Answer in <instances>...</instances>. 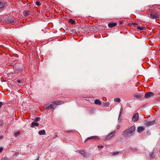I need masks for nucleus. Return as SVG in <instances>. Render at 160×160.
Masks as SVG:
<instances>
[{"mask_svg": "<svg viewBox=\"0 0 160 160\" xmlns=\"http://www.w3.org/2000/svg\"><path fill=\"white\" fill-rule=\"evenodd\" d=\"M28 12H29L28 11H23V15L25 17L28 16L29 15V14L28 13Z\"/></svg>", "mask_w": 160, "mask_h": 160, "instance_id": "obj_16", "label": "nucleus"}, {"mask_svg": "<svg viewBox=\"0 0 160 160\" xmlns=\"http://www.w3.org/2000/svg\"><path fill=\"white\" fill-rule=\"evenodd\" d=\"M94 103L97 105H101V102L98 99L94 101Z\"/></svg>", "mask_w": 160, "mask_h": 160, "instance_id": "obj_15", "label": "nucleus"}, {"mask_svg": "<svg viewBox=\"0 0 160 160\" xmlns=\"http://www.w3.org/2000/svg\"><path fill=\"white\" fill-rule=\"evenodd\" d=\"M98 147L99 148H102L103 147V146L102 145H99L98 146Z\"/></svg>", "mask_w": 160, "mask_h": 160, "instance_id": "obj_31", "label": "nucleus"}, {"mask_svg": "<svg viewBox=\"0 0 160 160\" xmlns=\"http://www.w3.org/2000/svg\"><path fill=\"white\" fill-rule=\"evenodd\" d=\"M109 103L108 102H106L104 104V106L106 107H108L109 106Z\"/></svg>", "mask_w": 160, "mask_h": 160, "instance_id": "obj_26", "label": "nucleus"}, {"mask_svg": "<svg viewBox=\"0 0 160 160\" xmlns=\"http://www.w3.org/2000/svg\"><path fill=\"white\" fill-rule=\"evenodd\" d=\"M135 97L138 98H141L142 97V96L141 95L139 94H137L135 95Z\"/></svg>", "mask_w": 160, "mask_h": 160, "instance_id": "obj_21", "label": "nucleus"}, {"mask_svg": "<svg viewBox=\"0 0 160 160\" xmlns=\"http://www.w3.org/2000/svg\"><path fill=\"white\" fill-rule=\"evenodd\" d=\"M114 101L116 102H119L121 101V99L119 98H115L114 100Z\"/></svg>", "mask_w": 160, "mask_h": 160, "instance_id": "obj_19", "label": "nucleus"}, {"mask_svg": "<svg viewBox=\"0 0 160 160\" xmlns=\"http://www.w3.org/2000/svg\"><path fill=\"white\" fill-rule=\"evenodd\" d=\"M45 133V131L44 130L40 131L38 132V134L40 135H44Z\"/></svg>", "mask_w": 160, "mask_h": 160, "instance_id": "obj_14", "label": "nucleus"}, {"mask_svg": "<svg viewBox=\"0 0 160 160\" xmlns=\"http://www.w3.org/2000/svg\"><path fill=\"white\" fill-rule=\"evenodd\" d=\"M3 160H8V158H4L3 159Z\"/></svg>", "mask_w": 160, "mask_h": 160, "instance_id": "obj_34", "label": "nucleus"}, {"mask_svg": "<svg viewBox=\"0 0 160 160\" xmlns=\"http://www.w3.org/2000/svg\"><path fill=\"white\" fill-rule=\"evenodd\" d=\"M155 121H146L144 122V124L147 126H152L154 124Z\"/></svg>", "mask_w": 160, "mask_h": 160, "instance_id": "obj_6", "label": "nucleus"}, {"mask_svg": "<svg viewBox=\"0 0 160 160\" xmlns=\"http://www.w3.org/2000/svg\"><path fill=\"white\" fill-rule=\"evenodd\" d=\"M138 119V113L134 114L132 118V121L133 122H136Z\"/></svg>", "mask_w": 160, "mask_h": 160, "instance_id": "obj_7", "label": "nucleus"}, {"mask_svg": "<svg viewBox=\"0 0 160 160\" xmlns=\"http://www.w3.org/2000/svg\"><path fill=\"white\" fill-rule=\"evenodd\" d=\"M1 138V137H0V138Z\"/></svg>", "mask_w": 160, "mask_h": 160, "instance_id": "obj_38", "label": "nucleus"}, {"mask_svg": "<svg viewBox=\"0 0 160 160\" xmlns=\"http://www.w3.org/2000/svg\"><path fill=\"white\" fill-rule=\"evenodd\" d=\"M17 82L19 83H22L23 82L22 81H21L19 79L17 80Z\"/></svg>", "mask_w": 160, "mask_h": 160, "instance_id": "obj_25", "label": "nucleus"}, {"mask_svg": "<svg viewBox=\"0 0 160 160\" xmlns=\"http://www.w3.org/2000/svg\"><path fill=\"white\" fill-rule=\"evenodd\" d=\"M39 124L37 122H32L31 123V127L32 128L34 127L35 126H38Z\"/></svg>", "mask_w": 160, "mask_h": 160, "instance_id": "obj_13", "label": "nucleus"}, {"mask_svg": "<svg viewBox=\"0 0 160 160\" xmlns=\"http://www.w3.org/2000/svg\"><path fill=\"white\" fill-rule=\"evenodd\" d=\"M153 93L151 92H148L145 94V97L147 98H150L153 96Z\"/></svg>", "mask_w": 160, "mask_h": 160, "instance_id": "obj_8", "label": "nucleus"}, {"mask_svg": "<svg viewBox=\"0 0 160 160\" xmlns=\"http://www.w3.org/2000/svg\"><path fill=\"white\" fill-rule=\"evenodd\" d=\"M154 153L153 152H151L150 153V155L151 157H154Z\"/></svg>", "mask_w": 160, "mask_h": 160, "instance_id": "obj_27", "label": "nucleus"}, {"mask_svg": "<svg viewBox=\"0 0 160 160\" xmlns=\"http://www.w3.org/2000/svg\"><path fill=\"white\" fill-rule=\"evenodd\" d=\"M135 127L134 126H132L129 129L123 131L122 133L127 136H130L133 134V133L135 132Z\"/></svg>", "mask_w": 160, "mask_h": 160, "instance_id": "obj_3", "label": "nucleus"}, {"mask_svg": "<svg viewBox=\"0 0 160 160\" xmlns=\"http://www.w3.org/2000/svg\"><path fill=\"white\" fill-rule=\"evenodd\" d=\"M80 153L82 156H84L85 154V152L84 151H81Z\"/></svg>", "mask_w": 160, "mask_h": 160, "instance_id": "obj_20", "label": "nucleus"}, {"mask_svg": "<svg viewBox=\"0 0 160 160\" xmlns=\"http://www.w3.org/2000/svg\"><path fill=\"white\" fill-rule=\"evenodd\" d=\"M62 102L60 101H55L47 104L45 106V109H48L49 108L54 109L56 108L54 104L59 105L62 104Z\"/></svg>", "mask_w": 160, "mask_h": 160, "instance_id": "obj_2", "label": "nucleus"}, {"mask_svg": "<svg viewBox=\"0 0 160 160\" xmlns=\"http://www.w3.org/2000/svg\"><path fill=\"white\" fill-rule=\"evenodd\" d=\"M21 133V132H20L18 131L14 133V136L16 137L18 135H19Z\"/></svg>", "mask_w": 160, "mask_h": 160, "instance_id": "obj_18", "label": "nucleus"}, {"mask_svg": "<svg viewBox=\"0 0 160 160\" xmlns=\"http://www.w3.org/2000/svg\"><path fill=\"white\" fill-rule=\"evenodd\" d=\"M137 28L140 30H143V28L142 27H140V26H138L137 27Z\"/></svg>", "mask_w": 160, "mask_h": 160, "instance_id": "obj_23", "label": "nucleus"}, {"mask_svg": "<svg viewBox=\"0 0 160 160\" xmlns=\"http://www.w3.org/2000/svg\"><path fill=\"white\" fill-rule=\"evenodd\" d=\"M72 132V131H69V132Z\"/></svg>", "mask_w": 160, "mask_h": 160, "instance_id": "obj_37", "label": "nucleus"}, {"mask_svg": "<svg viewBox=\"0 0 160 160\" xmlns=\"http://www.w3.org/2000/svg\"><path fill=\"white\" fill-rule=\"evenodd\" d=\"M18 154H19V153L18 152H16L14 154V155H15V156H17L18 155Z\"/></svg>", "mask_w": 160, "mask_h": 160, "instance_id": "obj_32", "label": "nucleus"}, {"mask_svg": "<svg viewBox=\"0 0 160 160\" xmlns=\"http://www.w3.org/2000/svg\"><path fill=\"white\" fill-rule=\"evenodd\" d=\"M118 153V152H113V153L112 154V155H117Z\"/></svg>", "mask_w": 160, "mask_h": 160, "instance_id": "obj_29", "label": "nucleus"}, {"mask_svg": "<svg viewBox=\"0 0 160 160\" xmlns=\"http://www.w3.org/2000/svg\"><path fill=\"white\" fill-rule=\"evenodd\" d=\"M40 119V118L39 117H37L35 118V121L36 122H38L39 121Z\"/></svg>", "mask_w": 160, "mask_h": 160, "instance_id": "obj_24", "label": "nucleus"}, {"mask_svg": "<svg viewBox=\"0 0 160 160\" xmlns=\"http://www.w3.org/2000/svg\"><path fill=\"white\" fill-rule=\"evenodd\" d=\"M150 16L151 18L153 19H156L158 18L159 16L157 14L154 12L152 11L150 12Z\"/></svg>", "mask_w": 160, "mask_h": 160, "instance_id": "obj_4", "label": "nucleus"}, {"mask_svg": "<svg viewBox=\"0 0 160 160\" xmlns=\"http://www.w3.org/2000/svg\"><path fill=\"white\" fill-rule=\"evenodd\" d=\"M115 132H112L108 135H107L105 136V139H104V140H108L110 139L112 137L114 136Z\"/></svg>", "mask_w": 160, "mask_h": 160, "instance_id": "obj_5", "label": "nucleus"}, {"mask_svg": "<svg viewBox=\"0 0 160 160\" xmlns=\"http://www.w3.org/2000/svg\"><path fill=\"white\" fill-rule=\"evenodd\" d=\"M69 22L72 24L75 23V22L72 19H70L69 20Z\"/></svg>", "mask_w": 160, "mask_h": 160, "instance_id": "obj_17", "label": "nucleus"}, {"mask_svg": "<svg viewBox=\"0 0 160 160\" xmlns=\"http://www.w3.org/2000/svg\"><path fill=\"white\" fill-rule=\"evenodd\" d=\"M5 2L3 1H0V9L3 8L5 6Z\"/></svg>", "mask_w": 160, "mask_h": 160, "instance_id": "obj_11", "label": "nucleus"}, {"mask_svg": "<svg viewBox=\"0 0 160 160\" xmlns=\"http://www.w3.org/2000/svg\"><path fill=\"white\" fill-rule=\"evenodd\" d=\"M3 124V121L2 120H0V126L2 125Z\"/></svg>", "mask_w": 160, "mask_h": 160, "instance_id": "obj_28", "label": "nucleus"}, {"mask_svg": "<svg viewBox=\"0 0 160 160\" xmlns=\"http://www.w3.org/2000/svg\"><path fill=\"white\" fill-rule=\"evenodd\" d=\"M3 105V103L2 102H0V108Z\"/></svg>", "mask_w": 160, "mask_h": 160, "instance_id": "obj_33", "label": "nucleus"}, {"mask_svg": "<svg viewBox=\"0 0 160 160\" xmlns=\"http://www.w3.org/2000/svg\"><path fill=\"white\" fill-rule=\"evenodd\" d=\"M0 19L3 24H12L14 23L15 19L9 15H6L0 18Z\"/></svg>", "mask_w": 160, "mask_h": 160, "instance_id": "obj_1", "label": "nucleus"}, {"mask_svg": "<svg viewBox=\"0 0 160 160\" xmlns=\"http://www.w3.org/2000/svg\"><path fill=\"white\" fill-rule=\"evenodd\" d=\"M3 149V148L2 147H0V153L2 152V150Z\"/></svg>", "mask_w": 160, "mask_h": 160, "instance_id": "obj_30", "label": "nucleus"}, {"mask_svg": "<svg viewBox=\"0 0 160 160\" xmlns=\"http://www.w3.org/2000/svg\"><path fill=\"white\" fill-rule=\"evenodd\" d=\"M145 129V128L143 126H139L138 128L137 132L139 133L143 131Z\"/></svg>", "mask_w": 160, "mask_h": 160, "instance_id": "obj_9", "label": "nucleus"}, {"mask_svg": "<svg viewBox=\"0 0 160 160\" xmlns=\"http://www.w3.org/2000/svg\"><path fill=\"white\" fill-rule=\"evenodd\" d=\"M120 128V126L119 125H118L117 126V129H119Z\"/></svg>", "mask_w": 160, "mask_h": 160, "instance_id": "obj_35", "label": "nucleus"}, {"mask_svg": "<svg viewBox=\"0 0 160 160\" xmlns=\"http://www.w3.org/2000/svg\"><path fill=\"white\" fill-rule=\"evenodd\" d=\"M117 24L116 23H109L108 24V26L109 28H112L117 25Z\"/></svg>", "mask_w": 160, "mask_h": 160, "instance_id": "obj_12", "label": "nucleus"}, {"mask_svg": "<svg viewBox=\"0 0 160 160\" xmlns=\"http://www.w3.org/2000/svg\"><path fill=\"white\" fill-rule=\"evenodd\" d=\"M36 4L38 6H39L41 5L40 2L38 1H37L36 2Z\"/></svg>", "mask_w": 160, "mask_h": 160, "instance_id": "obj_22", "label": "nucleus"}, {"mask_svg": "<svg viewBox=\"0 0 160 160\" xmlns=\"http://www.w3.org/2000/svg\"><path fill=\"white\" fill-rule=\"evenodd\" d=\"M99 138L97 136H93L89 138H88L87 139H86L84 142H86V141L90 139H98Z\"/></svg>", "mask_w": 160, "mask_h": 160, "instance_id": "obj_10", "label": "nucleus"}, {"mask_svg": "<svg viewBox=\"0 0 160 160\" xmlns=\"http://www.w3.org/2000/svg\"><path fill=\"white\" fill-rule=\"evenodd\" d=\"M133 24V25H137V24L136 23H134Z\"/></svg>", "mask_w": 160, "mask_h": 160, "instance_id": "obj_36", "label": "nucleus"}, {"mask_svg": "<svg viewBox=\"0 0 160 160\" xmlns=\"http://www.w3.org/2000/svg\"><path fill=\"white\" fill-rule=\"evenodd\" d=\"M1 138V137H0V138Z\"/></svg>", "mask_w": 160, "mask_h": 160, "instance_id": "obj_39", "label": "nucleus"}]
</instances>
